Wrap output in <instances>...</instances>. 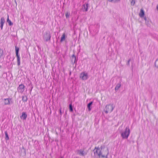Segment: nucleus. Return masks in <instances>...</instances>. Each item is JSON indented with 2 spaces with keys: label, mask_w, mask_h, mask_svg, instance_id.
<instances>
[{
  "label": "nucleus",
  "mask_w": 158,
  "mask_h": 158,
  "mask_svg": "<svg viewBox=\"0 0 158 158\" xmlns=\"http://www.w3.org/2000/svg\"><path fill=\"white\" fill-rule=\"evenodd\" d=\"M130 133V130L128 127H127L125 131L122 132L121 134V135L123 139H127L129 136Z\"/></svg>",
  "instance_id": "f257e3e1"
},
{
  "label": "nucleus",
  "mask_w": 158,
  "mask_h": 158,
  "mask_svg": "<svg viewBox=\"0 0 158 158\" xmlns=\"http://www.w3.org/2000/svg\"><path fill=\"white\" fill-rule=\"evenodd\" d=\"M114 108V106H113V104L107 105L106 106L104 111L106 114L110 113L112 112Z\"/></svg>",
  "instance_id": "f03ea898"
},
{
  "label": "nucleus",
  "mask_w": 158,
  "mask_h": 158,
  "mask_svg": "<svg viewBox=\"0 0 158 158\" xmlns=\"http://www.w3.org/2000/svg\"><path fill=\"white\" fill-rule=\"evenodd\" d=\"M106 150H107V149H106L105 150V152H103L102 150L101 151L99 148H95L94 150V154L98 155L99 156V157H100V156H104L105 155H106Z\"/></svg>",
  "instance_id": "7ed1b4c3"
},
{
  "label": "nucleus",
  "mask_w": 158,
  "mask_h": 158,
  "mask_svg": "<svg viewBox=\"0 0 158 158\" xmlns=\"http://www.w3.org/2000/svg\"><path fill=\"white\" fill-rule=\"evenodd\" d=\"M51 36L49 31H46L43 35V39L46 41H49L50 40Z\"/></svg>",
  "instance_id": "20e7f679"
},
{
  "label": "nucleus",
  "mask_w": 158,
  "mask_h": 158,
  "mask_svg": "<svg viewBox=\"0 0 158 158\" xmlns=\"http://www.w3.org/2000/svg\"><path fill=\"white\" fill-rule=\"evenodd\" d=\"M88 74L87 73L82 72L80 75V77L83 80H85L88 78Z\"/></svg>",
  "instance_id": "39448f33"
},
{
  "label": "nucleus",
  "mask_w": 158,
  "mask_h": 158,
  "mask_svg": "<svg viewBox=\"0 0 158 158\" xmlns=\"http://www.w3.org/2000/svg\"><path fill=\"white\" fill-rule=\"evenodd\" d=\"M24 86L23 84L19 85L18 88V91L20 93H22L24 90Z\"/></svg>",
  "instance_id": "423d86ee"
},
{
  "label": "nucleus",
  "mask_w": 158,
  "mask_h": 158,
  "mask_svg": "<svg viewBox=\"0 0 158 158\" xmlns=\"http://www.w3.org/2000/svg\"><path fill=\"white\" fill-rule=\"evenodd\" d=\"M11 99L9 98L5 99L4 100V102L5 105H9L10 103Z\"/></svg>",
  "instance_id": "0eeeda50"
},
{
  "label": "nucleus",
  "mask_w": 158,
  "mask_h": 158,
  "mask_svg": "<svg viewBox=\"0 0 158 158\" xmlns=\"http://www.w3.org/2000/svg\"><path fill=\"white\" fill-rule=\"evenodd\" d=\"M78 153L79 155L81 156H84L86 154V153L81 149L78 150Z\"/></svg>",
  "instance_id": "6e6552de"
},
{
  "label": "nucleus",
  "mask_w": 158,
  "mask_h": 158,
  "mask_svg": "<svg viewBox=\"0 0 158 158\" xmlns=\"http://www.w3.org/2000/svg\"><path fill=\"white\" fill-rule=\"evenodd\" d=\"M145 20V23L148 26H150V20L148 19L146 17H144L143 18Z\"/></svg>",
  "instance_id": "1a4fd4ad"
},
{
  "label": "nucleus",
  "mask_w": 158,
  "mask_h": 158,
  "mask_svg": "<svg viewBox=\"0 0 158 158\" xmlns=\"http://www.w3.org/2000/svg\"><path fill=\"white\" fill-rule=\"evenodd\" d=\"M5 20L4 18L2 17L1 18V22H0V27L2 30V29L3 27V24L5 23Z\"/></svg>",
  "instance_id": "9d476101"
},
{
  "label": "nucleus",
  "mask_w": 158,
  "mask_h": 158,
  "mask_svg": "<svg viewBox=\"0 0 158 158\" xmlns=\"http://www.w3.org/2000/svg\"><path fill=\"white\" fill-rule=\"evenodd\" d=\"M27 117V114L25 112H23L21 116H20V118L23 120H25L26 119Z\"/></svg>",
  "instance_id": "9b49d317"
},
{
  "label": "nucleus",
  "mask_w": 158,
  "mask_h": 158,
  "mask_svg": "<svg viewBox=\"0 0 158 158\" xmlns=\"http://www.w3.org/2000/svg\"><path fill=\"white\" fill-rule=\"evenodd\" d=\"M144 15V10L143 9H140V12L139 13V16L140 17H143Z\"/></svg>",
  "instance_id": "f8f14e48"
},
{
  "label": "nucleus",
  "mask_w": 158,
  "mask_h": 158,
  "mask_svg": "<svg viewBox=\"0 0 158 158\" xmlns=\"http://www.w3.org/2000/svg\"><path fill=\"white\" fill-rule=\"evenodd\" d=\"M88 3H86V4H84L83 5V9L85 11H87L88 10Z\"/></svg>",
  "instance_id": "ddd939ff"
},
{
  "label": "nucleus",
  "mask_w": 158,
  "mask_h": 158,
  "mask_svg": "<svg viewBox=\"0 0 158 158\" xmlns=\"http://www.w3.org/2000/svg\"><path fill=\"white\" fill-rule=\"evenodd\" d=\"M16 56L17 58V64L18 65H19L20 64V56L19 54L18 55H16Z\"/></svg>",
  "instance_id": "4468645a"
},
{
  "label": "nucleus",
  "mask_w": 158,
  "mask_h": 158,
  "mask_svg": "<svg viewBox=\"0 0 158 158\" xmlns=\"http://www.w3.org/2000/svg\"><path fill=\"white\" fill-rule=\"evenodd\" d=\"M106 155H105L104 156H100V157H99L98 158H107V156L108 154V152L107 150H106Z\"/></svg>",
  "instance_id": "2eb2a0df"
},
{
  "label": "nucleus",
  "mask_w": 158,
  "mask_h": 158,
  "mask_svg": "<svg viewBox=\"0 0 158 158\" xmlns=\"http://www.w3.org/2000/svg\"><path fill=\"white\" fill-rule=\"evenodd\" d=\"M65 33H64L62 35V36L60 40V42H62L63 41H64L65 40Z\"/></svg>",
  "instance_id": "dca6fc26"
},
{
  "label": "nucleus",
  "mask_w": 158,
  "mask_h": 158,
  "mask_svg": "<svg viewBox=\"0 0 158 158\" xmlns=\"http://www.w3.org/2000/svg\"><path fill=\"white\" fill-rule=\"evenodd\" d=\"M92 103L93 102H91L88 104L87 105V107L88 108L89 111H90L91 110V109L90 108V106L92 104Z\"/></svg>",
  "instance_id": "f3484780"
},
{
  "label": "nucleus",
  "mask_w": 158,
  "mask_h": 158,
  "mask_svg": "<svg viewBox=\"0 0 158 158\" xmlns=\"http://www.w3.org/2000/svg\"><path fill=\"white\" fill-rule=\"evenodd\" d=\"M121 86V84L120 83L118 84L116 86L115 89V91H117L119 89Z\"/></svg>",
  "instance_id": "a211bd4d"
},
{
  "label": "nucleus",
  "mask_w": 158,
  "mask_h": 158,
  "mask_svg": "<svg viewBox=\"0 0 158 158\" xmlns=\"http://www.w3.org/2000/svg\"><path fill=\"white\" fill-rule=\"evenodd\" d=\"M27 98L26 96H23L22 97V100L23 102H25L27 100Z\"/></svg>",
  "instance_id": "6ab92c4d"
},
{
  "label": "nucleus",
  "mask_w": 158,
  "mask_h": 158,
  "mask_svg": "<svg viewBox=\"0 0 158 158\" xmlns=\"http://www.w3.org/2000/svg\"><path fill=\"white\" fill-rule=\"evenodd\" d=\"M110 2H113L114 3H117L120 1V0H107Z\"/></svg>",
  "instance_id": "aec40b11"
},
{
  "label": "nucleus",
  "mask_w": 158,
  "mask_h": 158,
  "mask_svg": "<svg viewBox=\"0 0 158 158\" xmlns=\"http://www.w3.org/2000/svg\"><path fill=\"white\" fill-rule=\"evenodd\" d=\"M7 21L9 25L10 26H11L13 25V23L11 22V21L9 19L8 15V18H7Z\"/></svg>",
  "instance_id": "412c9836"
},
{
  "label": "nucleus",
  "mask_w": 158,
  "mask_h": 158,
  "mask_svg": "<svg viewBox=\"0 0 158 158\" xmlns=\"http://www.w3.org/2000/svg\"><path fill=\"white\" fill-rule=\"evenodd\" d=\"M155 66L156 68L158 69V59H157L155 61Z\"/></svg>",
  "instance_id": "4be33fe9"
},
{
  "label": "nucleus",
  "mask_w": 158,
  "mask_h": 158,
  "mask_svg": "<svg viewBox=\"0 0 158 158\" xmlns=\"http://www.w3.org/2000/svg\"><path fill=\"white\" fill-rule=\"evenodd\" d=\"M5 135L6 138L5 139L6 140H8L9 139V137L8 136V135L7 134V132L6 131L5 132Z\"/></svg>",
  "instance_id": "5701e85b"
},
{
  "label": "nucleus",
  "mask_w": 158,
  "mask_h": 158,
  "mask_svg": "<svg viewBox=\"0 0 158 158\" xmlns=\"http://www.w3.org/2000/svg\"><path fill=\"white\" fill-rule=\"evenodd\" d=\"M15 48L16 54V55H18V54H19V48L18 47H16V46H15Z\"/></svg>",
  "instance_id": "b1692460"
},
{
  "label": "nucleus",
  "mask_w": 158,
  "mask_h": 158,
  "mask_svg": "<svg viewBox=\"0 0 158 158\" xmlns=\"http://www.w3.org/2000/svg\"><path fill=\"white\" fill-rule=\"evenodd\" d=\"M130 1L131 5L134 6L135 3V0H130Z\"/></svg>",
  "instance_id": "393cba45"
},
{
  "label": "nucleus",
  "mask_w": 158,
  "mask_h": 158,
  "mask_svg": "<svg viewBox=\"0 0 158 158\" xmlns=\"http://www.w3.org/2000/svg\"><path fill=\"white\" fill-rule=\"evenodd\" d=\"M3 51L2 49L0 48V58L3 56Z\"/></svg>",
  "instance_id": "a878e982"
},
{
  "label": "nucleus",
  "mask_w": 158,
  "mask_h": 158,
  "mask_svg": "<svg viewBox=\"0 0 158 158\" xmlns=\"http://www.w3.org/2000/svg\"><path fill=\"white\" fill-rule=\"evenodd\" d=\"M70 15V13L69 12L67 11L65 14V16L66 18H69Z\"/></svg>",
  "instance_id": "bb28decb"
},
{
  "label": "nucleus",
  "mask_w": 158,
  "mask_h": 158,
  "mask_svg": "<svg viewBox=\"0 0 158 158\" xmlns=\"http://www.w3.org/2000/svg\"><path fill=\"white\" fill-rule=\"evenodd\" d=\"M69 108L70 111L71 112L72 111H73V108H72V104H70L69 105Z\"/></svg>",
  "instance_id": "cd10ccee"
},
{
  "label": "nucleus",
  "mask_w": 158,
  "mask_h": 158,
  "mask_svg": "<svg viewBox=\"0 0 158 158\" xmlns=\"http://www.w3.org/2000/svg\"><path fill=\"white\" fill-rule=\"evenodd\" d=\"M72 58H73V59H74V63H75L76 61V57L74 54L73 55Z\"/></svg>",
  "instance_id": "c85d7f7f"
},
{
  "label": "nucleus",
  "mask_w": 158,
  "mask_h": 158,
  "mask_svg": "<svg viewBox=\"0 0 158 158\" xmlns=\"http://www.w3.org/2000/svg\"><path fill=\"white\" fill-rule=\"evenodd\" d=\"M130 60H129L127 63V64L128 65H129V63H130Z\"/></svg>",
  "instance_id": "c756f323"
},
{
  "label": "nucleus",
  "mask_w": 158,
  "mask_h": 158,
  "mask_svg": "<svg viewBox=\"0 0 158 158\" xmlns=\"http://www.w3.org/2000/svg\"><path fill=\"white\" fill-rule=\"evenodd\" d=\"M156 9L157 11L158 12V4H157V6H156Z\"/></svg>",
  "instance_id": "7c9ffc66"
},
{
  "label": "nucleus",
  "mask_w": 158,
  "mask_h": 158,
  "mask_svg": "<svg viewBox=\"0 0 158 158\" xmlns=\"http://www.w3.org/2000/svg\"><path fill=\"white\" fill-rule=\"evenodd\" d=\"M71 61H72V62L73 63H74V59H73V58H72V60H71Z\"/></svg>",
  "instance_id": "2f4dec72"
},
{
  "label": "nucleus",
  "mask_w": 158,
  "mask_h": 158,
  "mask_svg": "<svg viewBox=\"0 0 158 158\" xmlns=\"http://www.w3.org/2000/svg\"><path fill=\"white\" fill-rule=\"evenodd\" d=\"M60 114H62V112H61V109H60Z\"/></svg>",
  "instance_id": "473e14b6"
},
{
  "label": "nucleus",
  "mask_w": 158,
  "mask_h": 158,
  "mask_svg": "<svg viewBox=\"0 0 158 158\" xmlns=\"http://www.w3.org/2000/svg\"><path fill=\"white\" fill-rule=\"evenodd\" d=\"M61 158H63V157H61Z\"/></svg>",
  "instance_id": "72a5a7b5"
},
{
  "label": "nucleus",
  "mask_w": 158,
  "mask_h": 158,
  "mask_svg": "<svg viewBox=\"0 0 158 158\" xmlns=\"http://www.w3.org/2000/svg\"><path fill=\"white\" fill-rule=\"evenodd\" d=\"M0 68H1V66H0Z\"/></svg>",
  "instance_id": "f704fd0d"
}]
</instances>
